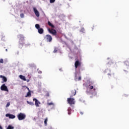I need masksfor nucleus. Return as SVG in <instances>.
<instances>
[{"instance_id":"f257e3e1","label":"nucleus","mask_w":129,"mask_h":129,"mask_svg":"<svg viewBox=\"0 0 129 129\" xmlns=\"http://www.w3.org/2000/svg\"><path fill=\"white\" fill-rule=\"evenodd\" d=\"M67 102L70 105H73L75 104V99L73 98H68L67 99Z\"/></svg>"},{"instance_id":"f03ea898","label":"nucleus","mask_w":129,"mask_h":129,"mask_svg":"<svg viewBox=\"0 0 129 129\" xmlns=\"http://www.w3.org/2000/svg\"><path fill=\"white\" fill-rule=\"evenodd\" d=\"M48 31L50 34H51L52 36H57V31H56V30L53 28H51V29L48 28Z\"/></svg>"},{"instance_id":"7ed1b4c3","label":"nucleus","mask_w":129,"mask_h":129,"mask_svg":"<svg viewBox=\"0 0 129 129\" xmlns=\"http://www.w3.org/2000/svg\"><path fill=\"white\" fill-rule=\"evenodd\" d=\"M44 40H45V41L46 42H48L49 43H51V42H52V36H51L49 34H47L46 35L45 37H44Z\"/></svg>"},{"instance_id":"20e7f679","label":"nucleus","mask_w":129,"mask_h":129,"mask_svg":"<svg viewBox=\"0 0 129 129\" xmlns=\"http://www.w3.org/2000/svg\"><path fill=\"white\" fill-rule=\"evenodd\" d=\"M17 117L19 120H23V119H25L26 118V115L23 113H20Z\"/></svg>"},{"instance_id":"39448f33","label":"nucleus","mask_w":129,"mask_h":129,"mask_svg":"<svg viewBox=\"0 0 129 129\" xmlns=\"http://www.w3.org/2000/svg\"><path fill=\"white\" fill-rule=\"evenodd\" d=\"M1 89L2 90V91H7V92H9V89H8V87L6 86V84H3L1 87Z\"/></svg>"},{"instance_id":"423d86ee","label":"nucleus","mask_w":129,"mask_h":129,"mask_svg":"<svg viewBox=\"0 0 129 129\" xmlns=\"http://www.w3.org/2000/svg\"><path fill=\"white\" fill-rule=\"evenodd\" d=\"M33 101L35 102V105L36 106V107H39V104H41V102L39 101L36 98H33Z\"/></svg>"},{"instance_id":"0eeeda50","label":"nucleus","mask_w":129,"mask_h":129,"mask_svg":"<svg viewBox=\"0 0 129 129\" xmlns=\"http://www.w3.org/2000/svg\"><path fill=\"white\" fill-rule=\"evenodd\" d=\"M33 11L34 12V13L35 14V16H36V17H40V13H39V11H38L36 8H33Z\"/></svg>"},{"instance_id":"6e6552de","label":"nucleus","mask_w":129,"mask_h":129,"mask_svg":"<svg viewBox=\"0 0 129 129\" xmlns=\"http://www.w3.org/2000/svg\"><path fill=\"white\" fill-rule=\"evenodd\" d=\"M104 73H107L109 76V78H110V77H111L112 74L111 72H110V70L107 69L104 72Z\"/></svg>"},{"instance_id":"1a4fd4ad","label":"nucleus","mask_w":129,"mask_h":129,"mask_svg":"<svg viewBox=\"0 0 129 129\" xmlns=\"http://www.w3.org/2000/svg\"><path fill=\"white\" fill-rule=\"evenodd\" d=\"M6 117H9V118H11L12 119L16 118L15 115L11 114H6Z\"/></svg>"},{"instance_id":"9d476101","label":"nucleus","mask_w":129,"mask_h":129,"mask_svg":"<svg viewBox=\"0 0 129 129\" xmlns=\"http://www.w3.org/2000/svg\"><path fill=\"white\" fill-rule=\"evenodd\" d=\"M81 65V63H80V61L79 60H76L75 63V67L76 69H77L78 68V66H80Z\"/></svg>"},{"instance_id":"9b49d317","label":"nucleus","mask_w":129,"mask_h":129,"mask_svg":"<svg viewBox=\"0 0 129 129\" xmlns=\"http://www.w3.org/2000/svg\"><path fill=\"white\" fill-rule=\"evenodd\" d=\"M19 77L20 79H22V80H23V81H27V79H26V77H25L24 76L20 75L19 76Z\"/></svg>"},{"instance_id":"f8f14e48","label":"nucleus","mask_w":129,"mask_h":129,"mask_svg":"<svg viewBox=\"0 0 129 129\" xmlns=\"http://www.w3.org/2000/svg\"><path fill=\"white\" fill-rule=\"evenodd\" d=\"M38 32L39 33V34H43L44 29H43V28H40L39 29H38Z\"/></svg>"},{"instance_id":"ddd939ff","label":"nucleus","mask_w":129,"mask_h":129,"mask_svg":"<svg viewBox=\"0 0 129 129\" xmlns=\"http://www.w3.org/2000/svg\"><path fill=\"white\" fill-rule=\"evenodd\" d=\"M0 78H3V81H4V82H7V81H8V79H7V78L2 75L0 76Z\"/></svg>"},{"instance_id":"4468645a","label":"nucleus","mask_w":129,"mask_h":129,"mask_svg":"<svg viewBox=\"0 0 129 129\" xmlns=\"http://www.w3.org/2000/svg\"><path fill=\"white\" fill-rule=\"evenodd\" d=\"M31 96H32V94H31V91H29V92H27L25 97H31Z\"/></svg>"},{"instance_id":"2eb2a0df","label":"nucleus","mask_w":129,"mask_h":129,"mask_svg":"<svg viewBox=\"0 0 129 129\" xmlns=\"http://www.w3.org/2000/svg\"><path fill=\"white\" fill-rule=\"evenodd\" d=\"M72 94L74 96H75L76 95V90H74L72 91Z\"/></svg>"},{"instance_id":"dca6fc26","label":"nucleus","mask_w":129,"mask_h":129,"mask_svg":"<svg viewBox=\"0 0 129 129\" xmlns=\"http://www.w3.org/2000/svg\"><path fill=\"white\" fill-rule=\"evenodd\" d=\"M68 114L70 115V114H71V111H72V109H71V108L70 107L68 108Z\"/></svg>"},{"instance_id":"f3484780","label":"nucleus","mask_w":129,"mask_h":129,"mask_svg":"<svg viewBox=\"0 0 129 129\" xmlns=\"http://www.w3.org/2000/svg\"><path fill=\"white\" fill-rule=\"evenodd\" d=\"M48 25H49V26L51 27V28H55V26L53 25V24H52V23H51L50 21L48 22Z\"/></svg>"},{"instance_id":"a211bd4d","label":"nucleus","mask_w":129,"mask_h":129,"mask_svg":"<svg viewBox=\"0 0 129 129\" xmlns=\"http://www.w3.org/2000/svg\"><path fill=\"white\" fill-rule=\"evenodd\" d=\"M35 28L36 29H37V30H39V29H40L41 28L40 27V25L36 24L35 25Z\"/></svg>"},{"instance_id":"6ab92c4d","label":"nucleus","mask_w":129,"mask_h":129,"mask_svg":"<svg viewBox=\"0 0 129 129\" xmlns=\"http://www.w3.org/2000/svg\"><path fill=\"white\" fill-rule=\"evenodd\" d=\"M53 52V53H57V52H58V48L55 47Z\"/></svg>"},{"instance_id":"aec40b11","label":"nucleus","mask_w":129,"mask_h":129,"mask_svg":"<svg viewBox=\"0 0 129 129\" xmlns=\"http://www.w3.org/2000/svg\"><path fill=\"white\" fill-rule=\"evenodd\" d=\"M28 104H29L30 105H34V103L33 102H30L29 101H27Z\"/></svg>"},{"instance_id":"412c9836","label":"nucleus","mask_w":129,"mask_h":129,"mask_svg":"<svg viewBox=\"0 0 129 129\" xmlns=\"http://www.w3.org/2000/svg\"><path fill=\"white\" fill-rule=\"evenodd\" d=\"M45 96L46 97H50V93H49V92H47L45 94Z\"/></svg>"},{"instance_id":"4be33fe9","label":"nucleus","mask_w":129,"mask_h":129,"mask_svg":"<svg viewBox=\"0 0 129 129\" xmlns=\"http://www.w3.org/2000/svg\"><path fill=\"white\" fill-rule=\"evenodd\" d=\"M47 121H48V118H46L44 119V124H45V125H47Z\"/></svg>"},{"instance_id":"5701e85b","label":"nucleus","mask_w":129,"mask_h":129,"mask_svg":"<svg viewBox=\"0 0 129 129\" xmlns=\"http://www.w3.org/2000/svg\"><path fill=\"white\" fill-rule=\"evenodd\" d=\"M80 32L82 33H85V29L84 28H82Z\"/></svg>"},{"instance_id":"b1692460","label":"nucleus","mask_w":129,"mask_h":129,"mask_svg":"<svg viewBox=\"0 0 129 129\" xmlns=\"http://www.w3.org/2000/svg\"><path fill=\"white\" fill-rule=\"evenodd\" d=\"M47 105H54V103L51 102L50 103L47 102Z\"/></svg>"},{"instance_id":"393cba45","label":"nucleus","mask_w":129,"mask_h":129,"mask_svg":"<svg viewBox=\"0 0 129 129\" xmlns=\"http://www.w3.org/2000/svg\"><path fill=\"white\" fill-rule=\"evenodd\" d=\"M7 129H14V127H13L12 125H9L8 127H7Z\"/></svg>"},{"instance_id":"a878e982","label":"nucleus","mask_w":129,"mask_h":129,"mask_svg":"<svg viewBox=\"0 0 129 129\" xmlns=\"http://www.w3.org/2000/svg\"><path fill=\"white\" fill-rule=\"evenodd\" d=\"M56 0H49V2L50 4H54V3H55V1Z\"/></svg>"},{"instance_id":"bb28decb","label":"nucleus","mask_w":129,"mask_h":129,"mask_svg":"<svg viewBox=\"0 0 129 129\" xmlns=\"http://www.w3.org/2000/svg\"><path fill=\"white\" fill-rule=\"evenodd\" d=\"M88 88H89V89H93V86L89 85V86H88Z\"/></svg>"},{"instance_id":"cd10ccee","label":"nucleus","mask_w":129,"mask_h":129,"mask_svg":"<svg viewBox=\"0 0 129 129\" xmlns=\"http://www.w3.org/2000/svg\"><path fill=\"white\" fill-rule=\"evenodd\" d=\"M10 105H11V104L10 103V102H8L6 106V107H9Z\"/></svg>"},{"instance_id":"c85d7f7f","label":"nucleus","mask_w":129,"mask_h":129,"mask_svg":"<svg viewBox=\"0 0 129 129\" xmlns=\"http://www.w3.org/2000/svg\"><path fill=\"white\" fill-rule=\"evenodd\" d=\"M20 17H21V18H24V14H23V13H21V14H20Z\"/></svg>"},{"instance_id":"c756f323","label":"nucleus","mask_w":129,"mask_h":129,"mask_svg":"<svg viewBox=\"0 0 129 129\" xmlns=\"http://www.w3.org/2000/svg\"><path fill=\"white\" fill-rule=\"evenodd\" d=\"M96 28V25H93V27H92V30H94Z\"/></svg>"},{"instance_id":"7c9ffc66","label":"nucleus","mask_w":129,"mask_h":129,"mask_svg":"<svg viewBox=\"0 0 129 129\" xmlns=\"http://www.w3.org/2000/svg\"><path fill=\"white\" fill-rule=\"evenodd\" d=\"M0 63H4V59L3 58L0 59Z\"/></svg>"},{"instance_id":"2f4dec72","label":"nucleus","mask_w":129,"mask_h":129,"mask_svg":"<svg viewBox=\"0 0 129 129\" xmlns=\"http://www.w3.org/2000/svg\"><path fill=\"white\" fill-rule=\"evenodd\" d=\"M26 88H27V89L28 90V92L31 91V90H30V89L28 87H26Z\"/></svg>"},{"instance_id":"473e14b6","label":"nucleus","mask_w":129,"mask_h":129,"mask_svg":"<svg viewBox=\"0 0 129 129\" xmlns=\"http://www.w3.org/2000/svg\"><path fill=\"white\" fill-rule=\"evenodd\" d=\"M78 80L79 81L81 80V77H79V78H78Z\"/></svg>"},{"instance_id":"72a5a7b5","label":"nucleus","mask_w":129,"mask_h":129,"mask_svg":"<svg viewBox=\"0 0 129 129\" xmlns=\"http://www.w3.org/2000/svg\"><path fill=\"white\" fill-rule=\"evenodd\" d=\"M80 113L82 115L83 114V112H80Z\"/></svg>"},{"instance_id":"f704fd0d","label":"nucleus","mask_w":129,"mask_h":129,"mask_svg":"<svg viewBox=\"0 0 129 129\" xmlns=\"http://www.w3.org/2000/svg\"><path fill=\"white\" fill-rule=\"evenodd\" d=\"M6 52H8V49H6Z\"/></svg>"},{"instance_id":"c9c22d12","label":"nucleus","mask_w":129,"mask_h":129,"mask_svg":"<svg viewBox=\"0 0 129 129\" xmlns=\"http://www.w3.org/2000/svg\"><path fill=\"white\" fill-rule=\"evenodd\" d=\"M27 82H29V80H27Z\"/></svg>"},{"instance_id":"e433bc0d","label":"nucleus","mask_w":129,"mask_h":129,"mask_svg":"<svg viewBox=\"0 0 129 129\" xmlns=\"http://www.w3.org/2000/svg\"><path fill=\"white\" fill-rule=\"evenodd\" d=\"M94 90L95 91V89H94Z\"/></svg>"}]
</instances>
